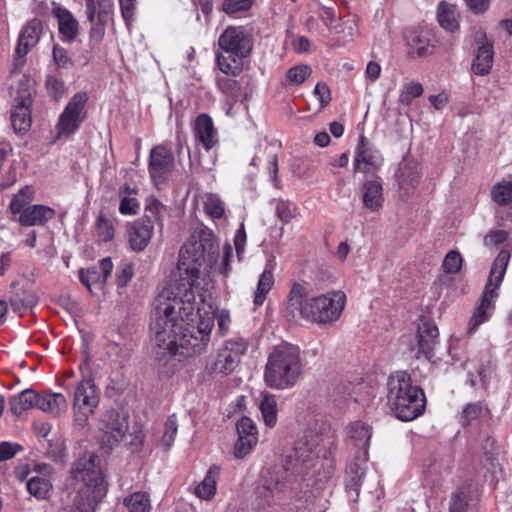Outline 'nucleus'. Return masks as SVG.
<instances>
[{"mask_svg":"<svg viewBox=\"0 0 512 512\" xmlns=\"http://www.w3.org/2000/svg\"><path fill=\"white\" fill-rule=\"evenodd\" d=\"M218 252L211 232L193 234L180 249L175 288L154 300L150 330L159 357L196 356L208 347L213 313L206 267H213Z\"/></svg>","mask_w":512,"mask_h":512,"instance_id":"f257e3e1","label":"nucleus"},{"mask_svg":"<svg viewBox=\"0 0 512 512\" xmlns=\"http://www.w3.org/2000/svg\"><path fill=\"white\" fill-rule=\"evenodd\" d=\"M328 433L329 427L323 421L316 420L307 427L288 456V467L278 466L263 471V488L271 493L280 492L290 482L292 475H307L315 466L322 448L330 443Z\"/></svg>","mask_w":512,"mask_h":512,"instance_id":"f03ea898","label":"nucleus"},{"mask_svg":"<svg viewBox=\"0 0 512 512\" xmlns=\"http://www.w3.org/2000/svg\"><path fill=\"white\" fill-rule=\"evenodd\" d=\"M346 305V294L331 290L311 296L310 286L295 282L287 295L285 312L291 319H302L313 324L326 325L336 322Z\"/></svg>","mask_w":512,"mask_h":512,"instance_id":"7ed1b4c3","label":"nucleus"},{"mask_svg":"<svg viewBox=\"0 0 512 512\" xmlns=\"http://www.w3.org/2000/svg\"><path fill=\"white\" fill-rule=\"evenodd\" d=\"M71 474L76 495L72 505L64 506L58 512H94L106 494L99 457L94 453L84 454L75 462Z\"/></svg>","mask_w":512,"mask_h":512,"instance_id":"20e7f679","label":"nucleus"},{"mask_svg":"<svg viewBox=\"0 0 512 512\" xmlns=\"http://www.w3.org/2000/svg\"><path fill=\"white\" fill-rule=\"evenodd\" d=\"M387 403L396 418L412 421L423 414L426 398L407 372L397 371L387 381Z\"/></svg>","mask_w":512,"mask_h":512,"instance_id":"39448f33","label":"nucleus"},{"mask_svg":"<svg viewBox=\"0 0 512 512\" xmlns=\"http://www.w3.org/2000/svg\"><path fill=\"white\" fill-rule=\"evenodd\" d=\"M302 375V360L299 347L282 344L270 352L264 369L267 386L277 390L290 389Z\"/></svg>","mask_w":512,"mask_h":512,"instance_id":"423d86ee","label":"nucleus"},{"mask_svg":"<svg viewBox=\"0 0 512 512\" xmlns=\"http://www.w3.org/2000/svg\"><path fill=\"white\" fill-rule=\"evenodd\" d=\"M253 49V38L243 26H228L218 38L216 63L222 73L237 77L243 70V60Z\"/></svg>","mask_w":512,"mask_h":512,"instance_id":"0eeeda50","label":"nucleus"},{"mask_svg":"<svg viewBox=\"0 0 512 512\" xmlns=\"http://www.w3.org/2000/svg\"><path fill=\"white\" fill-rule=\"evenodd\" d=\"M509 261L510 253L507 250H501L495 258L488 282L468 323V334L475 333L480 325L491 318L498 297L497 291L503 281Z\"/></svg>","mask_w":512,"mask_h":512,"instance_id":"6e6552de","label":"nucleus"},{"mask_svg":"<svg viewBox=\"0 0 512 512\" xmlns=\"http://www.w3.org/2000/svg\"><path fill=\"white\" fill-rule=\"evenodd\" d=\"M509 261L510 253L507 250H501L495 258L488 282L468 323V334L475 333L480 325L491 318L498 297L497 291L503 281Z\"/></svg>","mask_w":512,"mask_h":512,"instance_id":"1a4fd4ad","label":"nucleus"},{"mask_svg":"<svg viewBox=\"0 0 512 512\" xmlns=\"http://www.w3.org/2000/svg\"><path fill=\"white\" fill-rule=\"evenodd\" d=\"M88 99L86 92H78L70 98L55 125V140L71 139L79 130L87 118Z\"/></svg>","mask_w":512,"mask_h":512,"instance_id":"9d476101","label":"nucleus"},{"mask_svg":"<svg viewBox=\"0 0 512 512\" xmlns=\"http://www.w3.org/2000/svg\"><path fill=\"white\" fill-rule=\"evenodd\" d=\"M100 402V392L94 380L83 378L76 384L73 394V423L78 428H84L89 418L94 414Z\"/></svg>","mask_w":512,"mask_h":512,"instance_id":"9b49d317","label":"nucleus"},{"mask_svg":"<svg viewBox=\"0 0 512 512\" xmlns=\"http://www.w3.org/2000/svg\"><path fill=\"white\" fill-rule=\"evenodd\" d=\"M99 430L102 433V446L112 449L126 436L128 421L115 410H108L101 416Z\"/></svg>","mask_w":512,"mask_h":512,"instance_id":"f8f14e48","label":"nucleus"},{"mask_svg":"<svg viewBox=\"0 0 512 512\" xmlns=\"http://www.w3.org/2000/svg\"><path fill=\"white\" fill-rule=\"evenodd\" d=\"M10 288L11 295L9 301L15 313L22 315L24 311L37 305L39 299L28 278L24 276L18 277L11 282Z\"/></svg>","mask_w":512,"mask_h":512,"instance_id":"ddd939ff","label":"nucleus"},{"mask_svg":"<svg viewBox=\"0 0 512 512\" xmlns=\"http://www.w3.org/2000/svg\"><path fill=\"white\" fill-rule=\"evenodd\" d=\"M173 168L174 157L167 148L159 145L151 150L148 170L155 185L165 183Z\"/></svg>","mask_w":512,"mask_h":512,"instance_id":"4468645a","label":"nucleus"},{"mask_svg":"<svg viewBox=\"0 0 512 512\" xmlns=\"http://www.w3.org/2000/svg\"><path fill=\"white\" fill-rule=\"evenodd\" d=\"M383 163L380 152L366 141L365 137L359 139L354 159L355 171L370 173L377 171Z\"/></svg>","mask_w":512,"mask_h":512,"instance_id":"2eb2a0df","label":"nucleus"},{"mask_svg":"<svg viewBox=\"0 0 512 512\" xmlns=\"http://www.w3.org/2000/svg\"><path fill=\"white\" fill-rule=\"evenodd\" d=\"M154 232V223L148 217L134 221L128 229V243L135 252L143 251L149 244Z\"/></svg>","mask_w":512,"mask_h":512,"instance_id":"dca6fc26","label":"nucleus"},{"mask_svg":"<svg viewBox=\"0 0 512 512\" xmlns=\"http://www.w3.org/2000/svg\"><path fill=\"white\" fill-rule=\"evenodd\" d=\"M196 141L199 142L205 150L209 151L218 144V131L214 127L212 118L208 114H200L193 126Z\"/></svg>","mask_w":512,"mask_h":512,"instance_id":"f3484780","label":"nucleus"},{"mask_svg":"<svg viewBox=\"0 0 512 512\" xmlns=\"http://www.w3.org/2000/svg\"><path fill=\"white\" fill-rule=\"evenodd\" d=\"M42 32V24L38 19H32L22 29L18 39L16 53L23 58L39 42Z\"/></svg>","mask_w":512,"mask_h":512,"instance_id":"a211bd4d","label":"nucleus"},{"mask_svg":"<svg viewBox=\"0 0 512 512\" xmlns=\"http://www.w3.org/2000/svg\"><path fill=\"white\" fill-rule=\"evenodd\" d=\"M438 336L439 331L435 324L428 321L420 323L417 333V357H419L420 354H423L426 358H430Z\"/></svg>","mask_w":512,"mask_h":512,"instance_id":"6ab92c4d","label":"nucleus"},{"mask_svg":"<svg viewBox=\"0 0 512 512\" xmlns=\"http://www.w3.org/2000/svg\"><path fill=\"white\" fill-rule=\"evenodd\" d=\"M56 212L53 208L45 205H32L23 210L19 216V223L23 226L44 225L53 219Z\"/></svg>","mask_w":512,"mask_h":512,"instance_id":"aec40b11","label":"nucleus"},{"mask_svg":"<svg viewBox=\"0 0 512 512\" xmlns=\"http://www.w3.org/2000/svg\"><path fill=\"white\" fill-rule=\"evenodd\" d=\"M276 263L274 257L267 260L265 269L261 273L257 288L254 293V305L256 307L263 305V303L266 300V297L268 293L271 291V289L274 286L275 279H274V269H275Z\"/></svg>","mask_w":512,"mask_h":512,"instance_id":"412c9836","label":"nucleus"},{"mask_svg":"<svg viewBox=\"0 0 512 512\" xmlns=\"http://www.w3.org/2000/svg\"><path fill=\"white\" fill-rule=\"evenodd\" d=\"M420 177L419 164L411 160L404 161L401 163L397 174L400 190L408 195L417 186Z\"/></svg>","mask_w":512,"mask_h":512,"instance_id":"4be33fe9","label":"nucleus"},{"mask_svg":"<svg viewBox=\"0 0 512 512\" xmlns=\"http://www.w3.org/2000/svg\"><path fill=\"white\" fill-rule=\"evenodd\" d=\"M362 201L371 212H377L383 207L384 195L380 180H369L363 184Z\"/></svg>","mask_w":512,"mask_h":512,"instance_id":"5701e85b","label":"nucleus"},{"mask_svg":"<svg viewBox=\"0 0 512 512\" xmlns=\"http://www.w3.org/2000/svg\"><path fill=\"white\" fill-rule=\"evenodd\" d=\"M38 409L54 417L64 415L68 410V401L61 393H45L38 396Z\"/></svg>","mask_w":512,"mask_h":512,"instance_id":"b1692460","label":"nucleus"},{"mask_svg":"<svg viewBox=\"0 0 512 512\" xmlns=\"http://www.w3.org/2000/svg\"><path fill=\"white\" fill-rule=\"evenodd\" d=\"M367 460L368 454L363 452L347 468L346 488L353 490L356 495L359 494V489L366 473Z\"/></svg>","mask_w":512,"mask_h":512,"instance_id":"393cba45","label":"nucleus"},{"mask_svg":"<svg viewBox=\"0 0 512 512\" xmlns=\"http://www.w3.org/2000/svg\"><path fill=\"white\" fill-rule=\"evenodd\" d=\"M53 15L58 21L60 34L68 41L74 40L78 34V22L72 13L65 8L55 7Z\"/></svg>","mask_w":512,"mask_h":512,"instance_id":"a878e982","label":"nucleus"},{"mask_svg":"<svg viewBox=\"0 0 512 512\" xmlns=\"http://www.w3.org/2000/svg\"><path fill=\"white\" fill-rule=\"evenodd\" d=\"M238 365L234 362L232 357L224 353L219 348L216 357L207 362L205 371L210 376H221L225 377L235 371Z\"/></svg>","mask_w":512,"mask_h":512,"instance_id":"bb28decb","label":"nucleus"},{"mask_svg":"<svg viewBox=\"0 0 512 512\" xmlns=\"http://www.w3.org/2000/svg\"><path fill=\"white\" fill-rule=\"evenodd\" d=\"M38 396L39 394L32 389H26L12 396L9 400L10 411L20 416L31 408H38Z\"/></svg>","mask_w":512,"mask_h":512,"instance_id":"cd10ccee","label":"nucleus"},{"mask_svg":"<svg viewBox=\"0 0 512 512\" xmlns=\"http://www.w3.org/2000/svg\"><path fill=\"white\" fill-rule=\"evenodd\" d=\"M219 475L220 467L211 466L204 479L195 487V495L202 500H211L216 494Z\"/></svg>","mask_w":512,"mask_h":512,"instance_id":"c85d7f7f","label":"nucleus"},{"mask_svg":"<svg viewBox=\"0 0 512 512\" xmlns=\"http://www.w3.org/2000/svg\"><path fill=\"white\" fill-rule=\"evenodd\" d=\"M11 148L8 143L0 142V188L13 185L17 180V171L12 163L6 161Z\"/></svg>","mask_w":512,"mask_h":512,"instance_id":"c756f323","label":"nucleus"},{"mask_svg":"<svg viewBox=\"0 0 512 512\" xmlns=\"http://www.w3.org/2000/svg\"><path fill=\"white\" fill-rule=\"evenodd\" d=\"M457 7L446 1H441L437 7V20L442 28L455 32L459 28Z\"/></svg>","mask_w":512,"mask_h":512,"instance_id":"7c9ffc66","label":"nucleus"},{"mask_svg":"<svg viewBox=\"0 0 512 512\" xmlns=\"http://www.w3.org/2000/svg\"><path fill=\"white\" fill-rule=\"evenodd\" d=\"M493 46L489 42H485L479 46L476 57L472 64V70L477 75H486L490 72L493 64Z\"/></svg>","mask_w":512,"mask_h":512,"instance_id":"2f4dec72","label":"nucleus"},{"mask_svg":"<svg viewBox=\"0 0 512 512\" xmlns=\"http://www.w3.org/2000/svg\"><path fill=\"white\" fill-rule=\"evenodd\" d=\"M250 342L242 336H235L225 340L220 347L228 356L232 357L234 362L239 366L242 357L248 352Z\"/></svg>","mask_w":512,"mask_h":512,"instance_id":"473e14b6","label":"nucleus"},{"mask_svg":"<svg viewBox=\"0 0 512 512\" xmlns=\"http://www.w3.org/2000/svg\"><path fill=\"white\" fill-rule=\"evenodd\" d=\"M350 439L353 444L359 448V455L366 452L368 454V446L371 439V428L362 422H355L349 428Z\"/></svg>","mask_w":512,"mask_h":512,"instance_id":"72a5a7b5","label":"nucleus"},{"mask_svg":"<svg viewBox=\"0 0 512 512\" xmlns=\"http://www.w3.org/2000/svg\"><path fill=\"white\" fill-rule=\"evenodd\" d=\"M123 504L128 512H151L152 503L150 494L145 491H136L123 500Z\"/></svg>","mask_w":512,"mask_h":512,"instance_id":"f704fd0d","label":"nucleus"},{"mask_svg":"<svg viewBox=\"0 0 512 512\" xmlns=\"http://www.w3.org/2000/svg\"><path fill=\"white\" fill-rule=\"evenodd\" d=\"M262 399L259 403V409L261 411V415L263 421L267 427H274L277 423V402L274 395L263 392L261 394Z\"/></svg>","mask_w":512,"mask_h":512,"instance_id":"c9c22d12","label":"nucleus"},{"mask_svg":"<svg viewBox=\"0 0 512 512\" xmlns=\"http://www.w3.org/2000/svg\"><path fill=\"white\" fill-rule=\"evenodd\" d=\"M136 194L134 189H131L128 185H124L119 190L121 197L119 212L122 215H136L140 209L139 201L132 195Z\"/></svg>","mask_w":512,"mask_h":512,"instance_id":"e433bc0d","label":"nucleus"},{"mask_svg":"<svg viewBox=\"0 0 512 512\" xmlns=\"http://www.w3.org/2000/svg\"><path fill=\"white\" fill-rule=\"evenodd\" d=\"M31 105L18 104L15 106L11 114V122L16 132H25L31 126Z\"/></svg>","mask_w":512,"mask_h":512,"instance_id":"4c0bfd02","label":"nucleus"},{"mask_svg":"<svg viewBox=\"0 0 512 512\" xmlns=\"http://www.w3.org/2000/svg\"><path fill=\"white\" fill-rule=\"evenodd\" d=\"M27 491L37 499H46L51 490L52 484L49 479L41 476H32L26 482Z\"/></svg>","mask_w":512,"mask_h":512,"instance_id":"58836bf2","label":"nucleus"},{"mask_svg":"<svg viewBox=\"0 0 512 512\" xmlns=\"http://www.w3.org/2000/svg\"><path fill=\"white\" fill-rule=\"evenodd\" d=\"M204 211L212 219H221L225 214V203L217 195L206 193L202 196Z\"/></svg>","mask_w":512,"mask_h":512,"instance_id":"ea45409f","label":"nucleus"},{"mask_svg":"<svg viewBox=\"0 0 512 512\" xmlns=\"http://www.w3.org/2000/svg\"><path fill=\"white\" fill-rule=\"evenodd\" d=\"M491 197L500 206H506L512 202V181L503 180L496 183L491 189Z\"/></svg>","mask_w":512,"mask_h":512,"instance_id":"a19ab883","label":"nucleus"},{"mask_svg":"<svg viewBox=\"0 0 512 512\" xmlns=\"http://www.w3.org/2000/svg\"><path fill=\"white\" fill-rule=\"evenodd\" d=\"M34 189L31 186H25L14 195L10 203V210L13 214H21L23 210L33 201Z\"/></svg>","mask_w":512,"mask_h":512,"instance_id":"79ce46f5","label":"nucleus"},{"mask_svg":"<svg viewBox=\"0 0 512 512\" xmlns=\"http://www.w3.org/2000/svg\"><path fill=\"white\" fill-rule=\"evenodd\" d=\"M35 81L27 75H23L18 83L16 101L19 104L31 105Z\"/></svg>","mask_w":512,"mask_h":512,"instance_id":"37998d69","label":"nucleus"},{"mask_svg":"<svg viewBox=\"0 0 512 512\" xmlns=\"http://www.w3.org/2000/svg\"><path fill=\"white\" fill-rule=\"evenodd\" d=\"M95 231L99 240L108 242L114 238V222L108 219L104 214H99L95 221Z\"/></svg>","mask_w":512,"mask_h":512,"instance_id":"c03bdc74","label":"nucleus"},{"mask_svg":"<svg viewBox=\"0 0 512 512\" xmlns=\"http://www.w3.org/2000/svg\"><path fill=\"white\" fill-rule=\"evenodd\" d=\"M229 77H217L216 79V85L217 88L226 96L237 99L241 94V85L240 83L234 79L235 77L231 76Z\"/></svg>","mask_w":512,"mask_h":512,"instance_id":"a18cd8bd","label":"nucleus"},{"mask_svg":"<svg viewBox=\"0 0 512 512\" xmlns=\"http://www.w3.org/2000/svg\"><path fill=\"white\" fill-rule=\"evenodd\" d=\"M423 93V86L417 81H410L403 85L400 94L399 102L403 105H410L413 99L420 97Z\"/></svg>","mask_w":512,"mask_h":512,"instance_id":"49530a36","label":"nucleus"},{"mask_svg":"<svg viewBox=\"0 0 512 512\" xmlns=\"http://www.w3.org/2000/svg\"><path fill=\"white\" fill-rule=\"evenodd\" d=\"M297 212L298 208L296 204L290 201L279 200L276 204V215L284 224L289 223L294 217H296Z\"/></svg>","mask_w":512,"mask_h":512,"instance_id":"de8ad7c7","label":"nucleus"},{"mask_svg":"<svg viewBox=\"0 0 512 512\" xmlns=\"http://www.w3.org/2000/svg\"><path fill=\"white\" fill-rule=\"evenodd\" d=\"M45 86L48 95L54 100L62 98L66 91L64 81L56 75H48Z\"/></svg>","mask_w":512,"mask_h":512,"instance_id":"09e8293b","label":"nucleus"},{"mask_svg":"<svg viewBox=\"0 0 512 512\" xmlns=\"http://www.w3.org/2000/svg\"><path fill=\"white\" fill-rule=\"evenodd\" d=\"M178 431V423L175 415H171L167 418L164 424V433L161 438V444L169 449L174 441Z\"/></svg>","mask_w":512,"mask_h":512,"instance_id":"8fccbe9b","label":"nucleus"},{"mask_svg":"<svg viewBox=\"0 0 512 512\" xmlns=\"http://www.w3.org/2000/svg\"><path fill=\"white\" fill-rule=\"evenodd\" d=\"M311 74V68L308 65H296L290 68L286 73L287 81L292 85L302 84Z\"/></svg>","mask_w":512,"mask_h":512,"instance_id":"3c124183","label":"nucleus"},{"mask_svg":"<svg viewBox=\"0 0 512 512\" xmlns=\"http://www.w3.org/2000/svg\"><path fill=\"white\" fill-rule=\"evenodd\" d=\"M258 437L238 436V440L234 448V456L242 459L247 456L257 444Z\"/></svg>","mask_w":512,"mask_h":512,"instance_id":"603ef678","label":"nucleus"},{"mask_svg":"<svg viewBox=\"0 0 512 512\" xmlns=\"http://www.w3.org/2000/svg\"><path fill=\"white\" fill-rule=\"evenodd\" d=\"M486 412L487 408L480 402L468 404L462 412L461 422L463 425H468L482 417Z\"/></svg>","mask_w":512,"mask_h":512,"instance_id":"864d4df0","label":"nucleus"},{"mask_svg":"<svg viewBox=\"0 0 512 512\" xmlns=\"http://www.w3.org/2000/svg\"><path fill=\"white\" fill-rule=\"evenodd\" d=\"M213 322L217 321L218 332L221 336H225L229 333L232 324V318L229 310L218 309L213 311Z\"/></svg>","mask_w":512,"mask_h":512,"instance_id":"5fc2aeb1","label":"nucleus"},{"mask_svg":"<svg viewBox=\"0 0 512 512\" xmlns=\"http://www.w3.org/2000/svg\"><path fill=\"white\" fill-rule=\"evenodd\" d=\"M253 2L254 0H225L222 7L226 14L232 15L249 10Z\"/></svg>","mask_w":512,"mask_h":512,"instance_id":"6e6d98bb","label":"nucleus"},{"mask_svg":"<svg viewBox=\"0 0 512 512\" xmlns=\"http://www.w3.org/2000/svg\"><path fill=\"white\" fill-rule=\"evenodd\" d=\"M462 266V257L459 252L450 251L444 258L442 268L446 273L455 274Z\"/></svg>","mask_w":512,"mask_h":512,"instance_id":"4d7b16f0","label":"nucleus"},{"mask_svg":"<svg viewBox=\"0 0 512 512\" xmlns=\"http://www.w3.org/2000/svg\"><path fill=\"white\" fill-rule=\"evenodd\" d=\"M238 436L257 437V427L252 419L242 417L237 423Z\"/></svg>","mask_w":512,"mask_h":512,"instance_id":"13d9d810","label":"nucleus"},{"mask_svg":"<svg viewBox=\"0 0 512 512\" xmlns=\"http://www.w3.org/2000/svg\"><path fill=\"white\" fill-rule=\"evenodd\" d=\"M467 507V496L464 491L457 490L451 496L450 512H463Z\"/></svg>","mask_w":512,"mask_h":512,"instance_id":"bf43d9fd","label":"nucleus"},{"mask_svg":"<svg viewBox=\"0 0 512 512\" xmlns=\"http://www.w3.org/2000/svg\"><path fill=\"white\" fill-rule=\"evenodd\" d=\"M409 45L414 48L419 56L425 55L429 52V46L425 40L422 39L420 34L412 32L407 36Z\"/></svg>","mask_w":512,"mask_h":512,"instance_id":"052dcab7","label":"nucleus"},{"mask_svg":"<svg viewBox=\"0 0 512 512\" xmlns=\"http://www.w3.org/2000/svg\"><path fill=\"white\" fill-rule=\"evenodd\" d=\"M134 274L133 266L130 263H123L116 275V283L118 287H125L132 279Z\"/></svg>","mask_w":512,"mask_h":512,"instance_id":"680f3d73","label":"nucleus"},{"mask_svg":"<svg viewBox=\"0 0 512 512\" xmlns=\"http://www.w3.org/2000/svg\"><path fill=\"white\" fill-rule=\"evenodd\" d=\"M136 0H119L122 17L127 25L134 20Z\"/></svg>","mask_w":512,"mask_h":512,"instance_id":"e2e57ef3","label":"nucleus"},{"mask_svg":"<svg viewBox=\"0 0 512 512\" xmlns=\"http://www.w3.org/2000/svg\"><path fill=\"white\" fill-rule=\"evenodd\" d=\"M96 3V17L99 23L104 24L108 15L112 11V0H95Z\"/></svg>","mask_w":512,"mask_h":512,"instance_id":"0e129e2a","label":"nucleus"},{"mask_svg":"<svg viewBox=\"0 0 512 512\" xmlns=\"http://www.w3.org/2000/svg\"><path fill=\"white\" fill-rule=\"evenodd\" d=\"M53 60L59 68H67L72 64L66 49L59 45L53 47Z\"/></svg>","mask_w":512,"mask_h":512,"instance_id":"69168bd1","label":"nucleus"},{"mask_svg":"<svg viewBox=\"0 0 512 512\" xmlns=\"http://www.w3.org/2000/svg\"><path fill=\"white\" fill-rule=\"evenodd\" d=\"M508 238V233L504 230H492L484 237V245L493 247L505 242Z\"/></svg>","mask_w":512,"mask_h":512,"instance_id":"338daca9","label":"nucleus"},{"mask_svg":"<svg viewBox=\"0 0 512 512\" xmlns=\"http://www.w3.org/2000/svg\"><path fill=\"white\" fill-rule=\"evenodd\" d=\"M80 281L83 285H85L89 290H91V286L94 283H101L100 281V273L95 269H88L86 271L81 270L79 275Z\"/></svg>","mask_w":512,"mask_h":512,"instance_id":"774afa93","label":"nucleus"}]
</instances>
